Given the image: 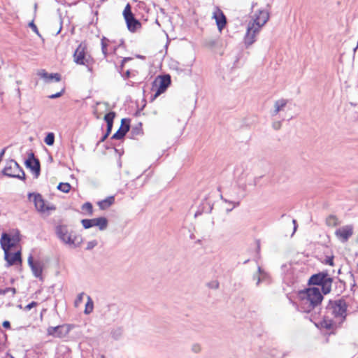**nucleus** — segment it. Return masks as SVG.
<instances>
[{"label":"nucleus","instance_id":"1","mask_svg":"<svg viewBox=\"0 0 358 358\" xmlns=\"http://www.w3.org/2000/svg\"><path fill=\"white\" fill-rule=\"evenodd\" d=\"M298 309L303 313H310L320 305L323 296L318 287H310L299 292Z\"/></svg>","mask_w":358,"mask_h":358},{"label":"nucleus","instance_id":"2","mask_svg":"<svg viewBox=\"0 0 358 358\" xmlns=\"http://www.w3.org/2000/svg\"><path fill=\"white\" fill-rule=\"evenodd\" d=\"M347 307L345 300L339 299L333 302L330 301L327 309L331 312V314L336 319L342 322L345 318Z\"/></svg>","mask_w":358,"mask_h":358},{"label":"nucleus","instance_id":"3","mask_svg":"<svg viewBox=\"0 0 358 358\" xmlns=\"http://www.w3.org/2000/svg\"><path fill=\"white\" fill-rule=\"evenodd\" d=\"M55 232L59 239L64 244L74 245L76 236L72 230H70L66 225H58L56 227Z\"/></svg>","mask_w":358,"mask_h":358},{"label":"nucleus","instance_id":"4","mask_svg":"<svg viewBox=\"0 0 358 358\" xmlns=\"http://www.w3.org/2000/svg\"><path fill=\"white\" fill-rule=\"evenodd\" d=\"M3 173L10 178H16L21 180L25 179L24 171L20 168L19 164L13 159L7 162L3 170Z\"/></svg>","mask_w":358,"mask_h":358},{"label":"nucleus","instance_id":"5","mask_svg":"<svg viewBox=\"0 0 358 358\" xmlns=\"http://www.w3.org/2000/svg\"><path fill=\"white\" fill-rule=\"evenodd\" d=\"M269 19V13L266 10L262 9L257 10L254 12L251 17V20L248 23L249 25H253V27H259L261 29L263 26L266 23Z\"/></svg>","mask_w":358,"mask_h":358},{"label":"nucleus","instance_id":"6","mask_svg":"<svg viewBox=\"0 0 358 358\" xmlns=\"http://www.w3.org/2000/svg\"><path fill=\"white\" fill-rule=\"evenodd\" d=\"M28 199L29 201H33L36 209L40 213H45L55 209L53 206L47 205L40 194L29 193Z\"/></svg>","mask_w":358,"mask_h":358},{"label":"nucleus","instance_id":"7","mask_svg":"<svg viewBox=\"0 0 358 358\" xmlns=\"http://www.w3.org/2000/svg\"><path fill=\"white\" fill-rule=\"evenodd\" d=\"M20 241V238L18 234L10 236L6 233H3L0 239V244L3 250L6 252L15 247Z\"/></svg>","mask_w":358,"mask_h":358},{"label":"nucleus","instance_id":"8","mask_svg":"<svg viewBox=\"0 0 358 358\" xmlns=\"http://www.w3.org/2000/svg\"><path fill=\"white\" fill-rule=\"evenodd\" d=\"M353 234L354 227L352 224L342 226L335 231L336 238L342 243L348 242Z\"/></svg>","mask_w":358,"mask_h":358},{"label":"nucleus","instance_id":"9","mask_svg":"<svg viewBox=\"0 0 358 358\" xmlns=\"http://www.w3.org/2000/svg\"><path fill=\"white\" fill-rule=\"evenodd\" d=\"M81 223L85 229H89L92 227H98L100 230H104L108 226V220L103 217L94 219H84L82 220Z\"/></svg>","mask_w":358,"mask_h":358},{"label":"nucleus","instance_id":"10","mask_svg":"<svg viewBox=\"0 0 358 358\" xmlns=\"http://www.w3.org/2000/svg\"><path fill=\"white\" fill-rule=\"evenodd\" d=\"M123 15L127 22V27L131 31H135L138 27L141 26L138 20H136L131 10V6L127 4L123 11Z\"/></svg>","mask_w":358,"mask_h":358},{"label":"nucleus","instance_id":"11","mask_svg":"<svg viewBox=\"0 0 358 358\" xmlns=\"http://www.w3.org/2000/svg\"><path fill=\"white\" fill-rule=\"evenodd\" d=\"M260 30L258 26L255 27L253 25H248L247 31L244 36V43L246 48H248L255 42L256 36Z\"/></svg>","mask_w":358,"mask_h":358},{"label":"nucleus","instance_id":"12","mask_svg":"<svg viewBox=\"0 0 358 358\" xmlns=\"http://www.w3.org/2000/svg\"><path fill=\"white\" fill-rule=\"evenodd\" d=\"M28 264L30 266L34 275L38 278H42L43 263L41 261H34L32 255L28 257Z\"/></svg>","mask_w":358,"mask_h":358},{"label":"nucleus","instance_id":"13","mask_svg":"<svg viewBox=\"0 0 358 358\" xmlns=\"http://www.w3.org/2000/svg\"><path fill=\"white\" fill-rule=\"evenodd\" d=\"M74 62L78 64L88 66L89 59L85 55V46L79 45L73 55Z\"/></svg>","mask_w":358,"mask_h":358},{"label":"nucleus","instance_id":"14","mask_svg":"<svg viewBox=\"0 0 358 358\" xmlns=\"http://www.w3.org/2000/svg\"><path fill=\"white\" fill-rule=\"evenodd\" d=\"M157 80L155 82L157 90L152 99H156L159 95L166 91V88L171 84V78L169 75L160 77L159 80V86L157 85Z\"/></svg>","mask_w":358,"mask_h":358},{"label":"nucleus","instance_id":"15","mask_svg":"<svg viewBox=\"0 0 358 358\" xmlns=\"http://www.w3.org/2000/svg\"><path fill=\"white\" fill-rule=\"evenodd\" d=\"M213 18L215 19L219 31H221L227 24V18L224 14L220 8H217L213 12Z\"/></svg>","mask_w":358,"mask_h":358},{"label":"nucleus","instance_id":"16","mask_svg":"<svg viewBox=\"0 0 358 358\" xmlns=\"http://www.w3.org/2000/svg\"><path fill=\"white\" fill-rule=\"evenodd\" d=\"M5 259L8 263V266H12L17 264L22 263L21 252L17 251L15 253L10 252V251L4 252Z\"/></svg>","mask_w":358,"mask_h":358},{"label":"nucleus","instance_id":"17","mask_svg":"<svg viewBox=\"0 0 358 358\" xmlns=\"http://www.w3.org/2000/svg\"><path fill=\"white\" fill-rule=\"evenodd\" d=\"M129 129V121L127 119H122L119 129L113 135V139H122Z\"/></svg>","mask_w":358,"mask_h":358},{"label":"nucleus","instance_id":"18","mask_svg":"<svg viewBox=\"0 0 358 358\" xmlns=\"http://www.w3.org/2000/svg\"><path fill=\"white\" fill-rule=\"evenodd\" d=\"M37 74L46 83H50L53 79H55L57 82H59L61 80V76L59 73H48L44 69L40 70Z\"/></svg>","mask_w":358,"mask_h":358},{"label":"nucleus","instance_id":"19","mask_svg":"<svg viewBox=\"0 0 358 358\" xmlns=\"http://www.w3.org/2000/svg\"><path fill=\"white\" fill-rule=\"evenodd\" d=\"M329 277L327 273H320L313 275L308 280L310 285H320Z\"/></svg>","mask_w":358,"mask_h":358},{"label":"nucleus","instance_id":"20","mask_svg":"<svg viewBox=\"0 0 358 358\" xmlns=\"http://www.w3.org/2000/svg\"><path fill=\"white\" fill-rule=\"evenodd\" d=\"M288 103V100L280 99L275 101L273 110L271 112V116L277 115L280 111H282Z\"/></svg>","mask_w":358,"mask_h":358},{"label":"nucleus","instance_id":"21","mask_svg":"<svg viewBox=\"0 0 358 358\" xmlns=\"http://www.w3.org/2000/svg\"><path fill=\"white\" fill-rule=\"evenodd\" d=\"M32 158H29L26 161V164L28 167H29L32 171H34L38 176L40 173V162L38 159L34 157V155H31Z\"/></svg>","mask_w":358,"mask_h":358},{"label":"nucleus","instance_id":"22","mask_svg":"<svg viewBox=\"0 0 358 358\" xmlns=\"http://www.w3.org/2000/svg\"><path fill=\"white\" fill-rule=\"evenodd\" d=\"M63 326L59 325L57 327H49L47 329L48 334L50 336H53L58 338H62L64 336V334L62 333Z\"/></svg>","mask_w":358,"mask_h":358},{"label":"nucleus","instance_id":"23","mask_svg":"<svg viewBox=\"0 0 358 358\" xmlns=\"http://www.w3.org/2000/svg\"><path fill=\"white\" fill-rule=\"evenodd\" d=\"M331 283H332V278H329L327 279L324 283L321 284L320 286H321V289L323 294H329L331 290Z\"/></svg>","mask_w":358,"mask_h":358},{"label":"nucleus","instance_id":"24","mask_svg":"<svg viewBox=\"0 0 358 358\" xmlns=\"http://www.w3.org/2000/svg\"><path fill=\"white\" fill-rule=\"evenodd\" d=\"M325 222L328 227H336L340 224V221L338 217L334 215L327 216Z\"/></svg>","mask_w":358,"mask_h":358},{"label":"nucleus","instance_id":"25","mask_svg":"<svg viewBox=\"0 0 358 358\" xmlns=\"http://www.w3.org/2000/svg\"><path fill=\"white\" fill-rule=\"evenodd\" d=\"M114 202V197L110 196L104 200H102L98 203L99 206L101 209L104 210L108 208Z\"/></svg>","mask_w":358,"mask_h":358},{"label":"nucleus","instance_id":"26","mask_svg":"<svg viewBox=\"0 0 358 358\" xmlns=\"http://www.w3.org/2000/svg\"><path fill=\"white\" fill-rule=\"evenodd\" d=\"M94 309V302L92 298L90 296H87V303L85 304V308L84 313L86 315L90 314Z\"/></svg>","mask_w":358,"mask_h":358},{"label":"nucleus","instance_id":"27","mask_svg":"<svg viewBox=\"0 0 358 358\" xmlns=\"http://www.w3.org/2000/svg\"><path fill=\"white\" fill-rule=\"evenodd\" d=\"M257 270L259 273V276H257V278L256 276H254V279L257 280L256 285L258 286L260 284L261 281L264 280L266 273L261 268L260 266H258Z\"/></svg>","mask_w":358,"mask_h":358},{"label":"nucleus","instance_id":"28","mask_svg":"<svg viewBox=\"0 0 358 358\" xmlns=\"http://www.w3.org/2000/svg\"><path fill=\"white\" fill-rule=\"evenodd\" d=\"M82 210L89 215H92L93 213V206L91 203L86 202L82 206Z\"/></svg>","mask_w":358,"mask_h":358},{"label":"nucleus","instance_id":"29","mask_svg":"<svg viewBox=\"0 0 358 358\" xmlns=\"http://www.w3.org/2000/svg\"><path fill=\"white\" fill-rule=\"evenodd\" d=\"M44 142L48 145H52L54 144V142H55V135H54V134L53 133L48 134V135L45 136V138L44 139Z\"/></svg>","mask_w":358,"mask_h":358},{"label":"nucleus","instance_id":"30","mask_svg":"<svg viewBox=\"0 0 358 358\" xmlns=\"http://www.w3.org/2000/svg\"><path fill=\"white\" fill-rule=\"evenodd\" d=\"M57 188H58V189H59L60 191H62L64 193H68L71 189V185L67 182H66V183L61 182L59 184Z\"/></svg>","mask_w":358,"mask_h":358},{"label":"nucleus","instance_id":"31","mask_svg":"<svg viewBox=\"0 0 358 358\" xmlns=\"http://www.w3.org/2000/svg\"><path fill=\"white\" fill-rule=\"evenodd\" d=\"M115 117V113L114 112H109L104 116V120L106 122L107 124H113V119Z\"/></svg>","mask_w":358,"mask_h":358},{"label":"nucleus","instance_id":"32","mask_svg":"<svg viewBox=\"0 0 358 358\" xmlns=\"http://www.w3.org/2000/svg\"><path fill=\"white\" fill-rule=\"evenodd\" d=\"M84 296H85L84 292H81V293L78 294V295L77 296V297L74 301V306L76 308L79 307L80 305L82 303V302L83 301Z\"/></svg>","mask_w":358,"mask_h":358},{"label":"nucleus","instance_id":"33","mask_svg":"<svg viewBox=\"0 0 358 358\" xmlns=\"http://www.w3.org/2000/svg\"><path fill=\"white\" fill-rule=\"evenodd\" d=\"M12 292V294L14 295L16 292V290L13 287H8L6 289H0V295H5L8 292Z\"/></svg>","mask_w":358,"mask_h":358},{"label":"nucleus","instance_id":"34","mask_svg":"<svg viewBox=\"0 0 358 358\" xmlns=\"http://www.w3.org/2000/svg\"><path fill=\"white\" fill-rule=\"evenodd\" d=\"M106 46H107L106 38H103L101 39V50H102V52L105 57L107 56V54H108Z\"/></svg>","mask_w":358,"mask_h":358},{"label":"nucleus","instance_id":"35","mask_svg":"<svg viewBox=\"0 0 358 358\" xmlns=\"http://www.w3.org/2000/svg\"><path fill=\"white\" fill-rule=\"evenodd\" d=\"M112 336L115 338V339H117L119 337L121 336L122 334V330L120 329V328H118L117 329H114L113 331H112Z\"/></svg>","mask_w":358,"mask_h":358},{"label":"nucleus","instance_id":"36","mask_svg":"<svg viewBox=\"0 0 358 358\" xmlns=\"http://www.w3.org/2000/svg\"><path fill=\"white\" fill-rule=\"evenodd\" d=\"M192 351L194 353H199L201 351V346L199 343H194L192 345Z\"/></svg>","mask_w":358,"mask_h":358},{"label":"nucleus","instance_id":"37","mask_svg":"<svg viewBox=\"0 0 358 358\" xmlns=\"http://www.w3.org/2000/svg\"><path fill=\"white\" fill-rule=\"evenodd\" d=\"M64 92V88H62V90L57 93L52 94L48 96L49 99H54L60 97Z\"/></svg>","mask_w":358,"mask_h":358},{"label":"nucleus","instance_id":"38","mask_svg":"<svg viewBox=\"0 0 358 358\" xmlns=\"http://www.w3.org/2000/svg\"><path fill=\"white\" fill-rule=\"evenodd\" d=\"M112 127H113V124H107V132H106V134L103 136V138H102V139H101V141H103L107 138V136L109 135V134H110V131H111Z\"/></svg>","mask_w":358,"mask_h":358},{"label":"nucleus","instance_id":"39","mask_svg":"<svg viewBox=\"0 0 358 358\" xmlns=\"http://www.w3.org/2000/svg\"><path fill=\"white\" fill-rule=\"evenodd\" d=\"M97 245V241H90L87 243V248L86 249L87 250H92V248H94L96 245Z\"/></svg>","mask_w":358,"mask_h":358},{"label":"nucleus","instance_id":"40","mask_svg":"<svg viewBox=\"0 0 358 358\" xmlns=\"http://www.w3.org/2000/svg\"><path fill=\"white\" fill-rule=\"evenodd\" d=\"M322 326L326 329H330L332 327V323L329 321H327V319H324L322 322Z\"/></svg>","mask_w":358,"mask_h":358},{"label":"nucleus","instance_id":"41","mask_svg":"<svg viewBox=\"0 0 358 358\" xmlns=\"http://www.w3.org/2000/svg\"><path fill=\"white\" fill-rule=\"evenodd\" d=\"M282 123L280 121H275L273 122L272 127L274 129L278 130L280 129Z\"/></svg>","mask_w":358,"mask_h":358},{"label":"nucleus","instance_id":"42","mask_svg":"<svg viewBox=\"0 0 358 358\" xmlns=\"http://www.w3.org/2000/svg\"><path fill=\"white\" fill-rule=\"evenodd\" d=\"M36 305H37V303H36V302H35V301H32L31 303H29L28 305H27V306H25V310H31L33 307L36 306Z\"/></svg>","mask_w":358,"mask_h":358},{"label":"nucleus","instance_id":"43","mask_svg":"<svg viewBox=\"0 0 358 358\" xmlns=\"http://www.w3.org/2000/svg\"><path fill=\"white\" fill-rule=\"evenodd\" d=\"M29 27L32 29V30L38 34V29H37V27L35 25V24L31 22L29 23Z\"/></svg>","mask_w":358,"mask_h":358},{"label":"nucleus","instance_id":"44","mask_svg":"<svg viewBox=\"0 0 358 358\" xmlns=\"http://www.w3.org/2000/svg\"><path fill=\"white\" fill-rule=\"evenodd\" d=\"M3 327L6 329L10 328V324L8 321H4L2 324Z\"/></svg>","mask_w":358,"mask_h":358},{"label":"nucleus","instance_id":"45","mask_svg":"<svg viewBox=\"0 0 358 358\" xmlns=\"http://www.w3.org/2000/svg\"><path fill=\"white\" fill-rule=\"evenodd\" d=\"M218 287H219V283L215 281V282H213V286H212L213 288L217 289V288H218Z\"/></svg>","mask_w":358,"mask_h":358},{"label":"nucleus","instance_id":"46","mask_svg":"<svg viewBox=\"0 0 358 358\" xmlns=\"http://www.w3.org/2000/svg\"><path fill=\"white\" fill-rule=\"evenodd\" d=\"M4 153H5V148L3 149L1 152H0V162L1 161L2 159V157H3L4 155Z\"/></svg>","mask_w":358,"mask_h":358},{"label":"nucleus","instance_id":"47","mask_svg":"<svg viewBox=\"0 0 358 358\" xmlns=\"http://www.w3.org/2000/svg\"><path fill=\"white\" fill-rule=\"evenodd\" d=\"M292 222H293V224L294 225V231H296V221L295 220H292Z\"/></svg>","mask_w":358,"mask_h":358},{"label":"nucleus","instance_id":"48","mask_svg":"<svg viewBox=\"0 0 358 358\" xmlns=\"http://www.w3.org/2000/svg\"><path fill=\"white\" fill-rule=\"evenodd\" d=\"M355 273H356L357 277L358 278V262H357V266H356Z\"/></svg>","mask_w":358,"mask_h":358},{"label":"nucleus","instance_id":"49","mask_svg":"<svg viewBox=\"0 0 358 358\" xmlns=\"http://www.w3.org/2000/svg\"><path fill=\"white\" fill-rule=\"evenodd\" d=\"M238 204H239V203H238V202L236 203L234 205V206H233L231 209H229V210H231L233 208H234L235 206H238Z\"/></svg>","mask_w":358,"mask_h":358},{"label":"nucleus","instance_id":"50","mask_svg":"<svg viewBox=\"0 0 358 358\" xmlns=\"http://www.w3.org/2000/svg\"><path fill=\"white\" fill-rule=\"evenodd\" d=\"M129 58H124V59L122 60V63H124V62H126L127 60H129Z\"/></svg>","mask_w":358,"mask_h":358},{"label":"nucleus","instance_id":"51","mask_svg":"<svg viewBox=\"0 0 358 358\" xmlns=\"http://www.w3.org/2000/svg\"><path fill=\"white\" fill-rule=\"evenodd\" d=\"M329 264L330 265H333V260H332V259L329 260Z\"/></svg>","mask_w":358,"mask_h":358},{"label":"nucleus","instance_id":"52","mask_svg":"<svg viewBox=\"0 0 358 358\" xmlns=\"http://www.w3.org/2000/svg\"><path fill=\"white\" fill-rule=\"evenodd\" d=\"M17 93H18L19 96H20V91L19 88L17 89Z\"/></svg>","mask_w":358,"mask_h":358},{"label":"nucleus","instance_id":"53","mask_svg":"<svg viewBox=\"0 0 358 358\" xmlns=\"http://www.w3.org/2000/svg\"><path fill=\"white\" fill-rule=\"evenodd\" d=\"M127 76H129V71H127Z\"/></svg>","mask_w":358,"mask_h":358},{"label":"nucleus","instance_id":"54","mask_svg":"<svg viewBox=\"0 0 358 358\" xmlns=\"http://www.w3.org/2000/svg\"><path fill=\"white\" fill-rule=\"evenodd\" d=\"M222 199L224 201L227 202V199H223L222 197Z\"/></svg>","mask_w":358,"mask_h":358},{"label":"nucleus","instance_id":"55","mask_svg":"<svg viewBox=\"0 0 358 358\" xmlns=\"http://www.w3.org/2000/svg\"><path fill=\"white\" fill-rule=\"evenodd\" d=\"M64 358V357H63Z\"/></svg>","mask_w":358,"mask_h":358}]
</instances>
